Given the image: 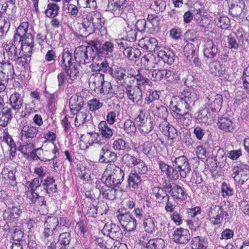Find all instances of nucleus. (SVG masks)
I'll list each match as a JSON object with an SVG mask.
<instances>
[{"mask_svg":"<svg viewBox=\"0 0 249 249\" xmlns=\"http://www.w3.org/2000/svg\"><path fill=\"white\" fill-rule=\"evenodd\" d=\"M89 46L86 47V51H83L79 53L77 52L74 59L76 61L77 58L79 56L84 57L85 59H89V55L90 58L93 60L95 56L94 52L98 55L103 54L107 58H112L113 52L114 49V45L110 41H106L104 44H101L99 41L90 40L89 42Z\"/></svg>","mask_w":249,"mask_h":249,"instance_id":"nucleus-1","label":"nucleus"},{"mask_svg":"<svg viewBox=\"0 0 249 249\" xmlns=\"http://www.w3.org/2000/svg\"><path fill=\"white\" fill-rule=\"evenodd\" d=\"M29 25L28 22L21 23L14 38V45H20L22 51L25 52H30L34 46L33 37L30 33H28Z\"/></svg>","mask_w":249,"mask_h":249,"instance_id":"nucleus-2","label":"nucleus"},{"mask_svg":"<svg viewBox=\"0 0 249 249\" xmlns=\"http://www.w3.org/2000/svg\"><path fill=\"white\" fill-rule=\"evenodd\" d=\"M196 98V94L194 92L184 90L181 92L177 105H172L171 108L176 115L189 112L191 109L190 105L195 101Z\"/></svg>","mask_w":249,"mask_h":249,"instance_id":"nucleus-3","label":"nucleus"},{"mask_svg":"<svg viewBox=\"0 0 249 249\" xmlns=\"http://www.w3.org/2000/svg\"><path fill=\"white\" fill-rule=\"evenodd\" d=\"M62 67L67 74L69 76V78L67 79L68 83H71L78 76L80 67V63H62ZM58 89L64 88V84L66 80L64 74L62 72L57 75Z\"/></svg>","mask_w":249,"mask_h":249,"instance_id":"nucleus-4","label":"nucleus"},{"mask_svg":"<svg viewBox=\"0 0 249 249\" xmlns=\"http://www.w3.org/2000/svg\"><path fill=\"white\" fill-rule=\"evenodd\" d=\"M232 215L230 211H226L221 206L216 205H212L208 213L209 220L214 225L221 224L224 219H230Z\"/></svg>","mask_w":249,"mask_h":249,"instance_id":"nucleus-5","label":"nucleus"},{"mask_svg":"<svg viewBox=\"0 0 249 249\" xmlns=\"http://www.w3.org/2000/svg\"><path fill=\"white\" fill-rule=\"evenodd\" d=\"M106 173L107 175L105 180L107 185L119 186L124 180V175L123 171L115 164L108 165Z\"/></svg>","mask_w":249,"mask_h":249,"instance_id":"nucleus-6","label":"nucleus"},{"mask_svg":"<svg viewBox=\"0 0 249 249\" xmlns=\"http://www.w3.org/2000/svg\"><path fill=\"white\" fill-rule=\"evenodd\" d=\"M249 166L241 163L232 166L231 177L240 185L244 184L249 179Z\"/></svg>","mask_w":249,"mask_h":249,"instance_id":"nucleus-7","label":"nucleus"},{"mask_svg":"<svg viewBox=\"0 0 249 249\" xmlns=\"http://www.w3.org/2000/svg\"><path fill=\"white\" fill-rule=\"evenodd\" d=\"M139 129L141 133L145 135L153 129V124L151 116L146 111L140 110L136 119Z\"/></svg>","mask_w":249,"mask_h":249,"instance_id":"nucleus-8","label":"nucleus"},{"mask_svg":"<svg viewBox=\"0 0 249 249\" xmlns=\"http://www.w3.org/2000/svg\"><path fill=\"white\" fill-rule=\"evenodd\" d=\"M20 129V140L22 142L31 141L39 133V127L36 126L33 123L28 124L26 122L21 124Z\"/></svg>","mask_w":249,"mask_h":249,"instance_id":"nucleus-9","label":"nucleus"},{"mask_svg":"<svg viewBox=\"0 0 249 249\" xmlns=\"http://www.w3.org/2000/svg\"><path fill=\"white\" fill-rule=\"evenodd\" d=\"M107 11L110 12L115 17L125 15L128 10L126 0H108Z\"/></svg>","mask_w":249,"mask_h":249,"instance_id":"nucleus-10","label":"nucleus"},{"mask_svg":"<svg viewBox=\"0 0 249 249\" xmlns=\"http://www.w3.org/2000/svg\"><path fill=\"white\" fill-rule=\"evenodd\" d=\"M87 20L92 24V27L89 30L90 32H94L95 30L100 29L104 25L105 19L101 13L97 11L90 12L87 16Z\"/></svg>","mask_w":249,"mask_h":249,"instance_id":"nucleus-11","label":"nucleus"},{"mask_svg":"<svg viewBox=\"0 0 249 249\" xmlns=\"http://www.w3.org/2000/svg\"><path fill=\"white\" fill-rule=\"evenodd\" d=\"M122 227L128 231H134L137 225V221L129 213H119L117 216Z\"/></svg>","mask_w":249,"mask_h":249,"instance_id":"nucleus-12","label":"nucleus"},{"mask_svg":"<svg viewBox=\"0 0 249 249\" xmlns=\"http://www.w3.org/2000/svg\"><path fill=\"white\" fill-rule=\"evenodd\" d=\"M46 143V144L44 145V147L46 149L45 150V155H47V152L50 151L53 154V156H50V158L49 159L45 158H41L39 156L40 155V150L42 149V148L40 147L35 149L34 153L33 154L34 155V159H39L43 161H49L57 158L59 155V152L56 146L52 142H48Z\"/></svg>","mask_w":249,"mask_h":249,"instance_id":"nucleus-13","label":"nucleus"},{"mask_svg":"<svg viewBox=\"0 0 249 249\" xmlns=\"http://www.w3.org/2000/svg\"><path fill=\"white\" fill-rule=\"evenodd\" d=\"M173 166L180 170L181 177L185 178L191 171L188 159L184 156L176 157L173 160Z\"/></svg>","mask_w":249,"mask_h":249,"instance_id":"nucleus-14","label":"nucleus"},{"mask_svg":"<svg viewBox=\"0 0 249 249\" xmlns=\"http://www.w3.org/2000/svg\"><path fill=\"white\" fill-rule=\"evenodd\" d=\"M223 97L221 94L212 92L206 97L205 103L214 112L219 111L222 107Z\"/></svg>","mask_w":249,"mask_h":249,"instance_id":"nucleus-15","label":"nucleus"},{"mask_svg":"<svg viewBox=\"0 0 249 249\" xmlns=\"http://www.w3.org/2000/svg\"><path fill=\"white\" fill-rule=\"evenodd\" d=\"M117 159L116 153L110 150L107 145H104L99 152V162L100 163L115 162Z\"/></svg>","mask_w":249,"mask_h":249,"instance_id":"nucleus-16","label":"nucleus"},{"mask_svg":"<svg viewBox=\"0 0 249 249\" xmlns=\"http://www.w3.org/2000/svg\"><path fill=\"white\" fill-rule=\"evenodd\" d=\"M102 231L104 235L113 240H117L122 235L120 227L112 223L106 224Z\"/></svg>","mask_w":249,"mask_h":249,"instance_id":"nucleus-17","label":"nucleus"},{"mask_svg":"<svg viewBox=\"0 0 249 249\" xmlns=\"http://www.w3.org/2000/svg\"><path fill=\"white\" fill-rule=\"evenodd\" d=\"M190 238L189 231L186 229L178 228L174 231L173 240L177 244H186L190 240Z\"/></svg>","mask_w":249,"mask_h":249,"instance_id":"nucleus-18","label":"nucleus"},{"mask_svg":"<svg viewBox=\"0 0 249 249\" xmlns=\"http://www.w3.org/2000/svg\"><path fill=\"white\" fill-rule=\"evenodd\" d=\"M167 189L169 195L175 199L185 200L187 197L184 189L176 184H169Z\"/></svg>","mask_w":249,"mask_h":249,"instance_id":"nucleus-19","label":"nucleus"},{"mask_svg":"<svg viewBox=\"0 0 249 249\" xmlns=\"http://www.w3.org/2000/svg\"><path fill=\"white\" fill-rule=\"evenodd\" d=\"M197 43L196 45L191 42H187L184 47V53L187 61L190 62H198L199 58L197 56L196 49Z\"/></svg>","mask_w":249,"mask_h":249,"instance_id":"nucleus-20","label":"nucleus"},{"mask_svg":"<svg viewBox=\"0 0 249 249\" xmlns=\"http://www.w3.org/2000/svg\"><path fill=\"white\" fill-rule=\"evenodd\" d=\"M75 125L79 126L85 124H91L92 122L91 114L87 110H79L75 112Z\"/></svg>","mask_w":249,"mask_h":249,"instance_id":"nucleus-21","label":"nucleus"},{"mask_svg":"<svg viewBox=\"0 0 249 249\" xmlns=\"http://www.w3.org/2000/svg\"><path fill=\"white\" fill-rule=\"evenodd\" d=\"M105 84L104 75L102 73L93 76L89 80V85L91 89L94 91L96 90L101 93H104L103 85Z\"/></svg>","mask_w":249,"mask_h":249,"instance_id":"nucleus-22","label":"nucleus"},{"mask_svg":"<svg viewBox=\"0 0 249 249\" xmlns=\"http://www.w3.org/2000/svg\"><path fill=\"white\" fill-rule=\"evenodd\" d=\"M21 213L20 206L9 207L3 212V219L4 220L14 221L20 217Z\"/></svg>","mask_w":249,"mask_h":249,"instance_id":"nucleus-23","label":"nucleus"},{"mask_svg":"<svg viewBox=\"0 0 249 249\" xmlns=\"http://www.w3.org/2000/svg\"><path fill=\"white\" fill-rule=\"evenodd\" d=\"M0 64V78L2 77L4 80L14 78L15 73L12 63Z\"/></svg>","mask_w":249,"mask_h":249,"instance_id":"nucleus-24","label":"nucleus"},{"mask_svg":"<svg viewBox=\"0 0 249 249\" xmlns=\"http://www.w3.org/2000/svg\"><path fill=\"white\" fill-rule=\"evenodd\" d=\"M158 41L154 37H144L139 40V46L149 52L155 51L158 46Z\"/></svg>","mask_w":249,"mask_h":249,"instance_id":"nucleus-25","label":"nucleus"},{"mask_svg":"<svg viewBox=\"0 0 249 249\" xmlns=\"http://www.w3.org/2000/svg\"><path fill=\"white\" fill-rule=\"evenodd\" d=\"M195 118L199 122L211 124L213 123V116L208 108H204L199 110L195 114Z\"/></svg>","mask_w":249,"mask_h":249,"instance_id":"nucleus-26","label":"nucleus"},{"mask_svg":"<svg viewBox=\"0 0 249 249\" xmlns=\"http://www.w3.org/2000/svg\"><path fill=\"white\" fill-rule=\"evenodd\" d=\"M125 93L128 98L134 103L138 102L142 99V91L139 86L128 87Z\"/></svg>","mask_w":249,"mask_h":249,"instance_id":"nucleus-27","label":"nucleus"},{"mask_svg":"<svg viewBox=\"0 0 249 249\" xmlns=\"http://www.w3.org/2000/svg\"><path fill=\"white\" fill-rule=\"evenodd\" d=\"M245 7L243 0H234L229 8V13L232 17H238L241 16Z\"/></svg>","mask_w":249,"mask_h":249,"instance_id":"nucleus-28","label":"nucleus"},{"mask_svg":"<svg viewBox=\"0 0 249 249\" xmlns=\"http://www.w3.org/2000/svg\"><path fill=\"white\" fill-rule=\"evenodd\" d=\"M84 104L83 99L82 96L77 95H72L70 99L69 107L71 113L74 115L75 112L81 110Z\"/></svg>","mask_w":249,"mask_h":249,"instance_id":"nucleus-29","label":"nucleus"},{"mask_svg":"<svg viewBox=\"0 0 249 249\" xmlns=\"http://www.w3.org/2000/svg\"><path fill=\"white\" fill-rule=\"evenodd\" d=\"M115 187L105 183V185L100 189V193L104 198L109 200H114L116 198V189L115 188Z\"/></svg>","mask_w":249,"mask_h":249,"instance_id":"nucleus-30","label":"nucleus"},{"mask_svg":"<svg viewBox=\"0 0 249 249\" xmlns=\"http://www.w3.org/2000/svg\"><path fill=\"white\" fill-rule=\"evenodd\" d=\"M217 48L211 39H207L204 45V54L207 58H213L217 53Z\"/></svg>","mask_w":249,"mask_h":249,"instance_id":"nucleus-31","label":"nucleus"},{"mask_svg":"<svg viewBox=\"0 0 249 249\" xmlns=\"http://www.w3.org/2000/svg\"><path fill=\"white\" fill-rule=\"evenodd\" d=\"M142 244L147 249H163L165 242L160 238H156L150 239L147 242L143 241Z\"/></svg>","mask_w":249,"mask_h":249,"instance_id":"nucleus-32","label":"nucleus"},{"mask_svg":"<svg viewBox=\"0 0 249 249\" xmlns=\"http://www.w3.org/2000/svg\"><path fill=\"white\" fill-rule=\"evenodd\" d=\"M9 232L11 237L15 241L19 242L24 237L22 225L19 223L9 229Z\"/></svg>","mask_w":249,"mask_h":249,"instance_id":"nucleus-33","label":"nucleus"},{"mask_svg":"<svg viewBox=\"0 0 249 249\" xmlns=\"http://www.w3.org/2000/svg\"><path fill=\"white\" fill-rule=\"evenodd\" d=\"M1 178L9 184H14L16 182V177L15 171L9 167L3 168L1 173Z\"/></svg>","mask_w":249,"mask_h":249,"instance_id":"nucleus-34","label":"nucleus"},{"mask_svg":"<svg viewBox=\"0 0 249 249\" xmlns=\"http://www.w3.org/2000/svg\"><path fill=\"white\" fill-rule=\"evenodd\" d=\"M209 66L212 73L217 76L223 77L224 78H227L226 68L222 64L210 63Z\"/></svg>","mask_w":249,"mask_h":249,"instance_id":"nucleus-35","label":"nucleus"},{"mask_svg":"<svg viewBox=\"0 0 249 249\" xmlns=\"http://www.w3.org/2000/svg\"><path fill=\"white\" fill-rule=\"evenodd\" d=\"M219 128L225 132H232L234 125L232 122L227 117H221L217 123Z\"/></svg>","mask_w":249,"mask_h":249,"instance_id":"nucleus-36","label":"nucleus"},{"mask_svg":"<svg viewBox=\"0 0 249 249\" xmlns=\"http://www.w3.org/2000/svg\"><path fill=\"white\" fill-rule=\"evenodd\" d=\"M98 127L102 137L108 140L111 138L113 134L114 130L110 127L106 121H101L98 124Z\"/></svg>","mask_w":249,"mask_h":249,"instance_id":"nucleus-37","label":"nucleus"},{"mask_svg":"<svg viewBox=\"0 0 249 249\" xmlns=\"http://www.w3.org/2000/svg\"><path fill=\"white\" fill-rule=\"evenodd\" d=\"M54 179L53 177H47L42 183L41 187L48 194H52L56 192L57 185L54 184Z\"/></svg>","mask_w":249,"mask_h":249,"instance_id":"nucleus-38","label":"nucleus"},{"mask_svg":"<svg viewBox=\"0 0 249 249\" xmlns=\"http://www.w3.org/2000/svg\"><path fill=\"white\" fill-rule=\"evenodd\" d=\"M100 208H102V209H104L102 212L99 211V213L101 214H103V213H107L108 212V207L106 203H101L99 205L98 207L94 206L93 204H90L89 207L87 214L88 215V216L89 217H95L97 215L98 209H99Z\"/></svg>","mask_w":249,"mask_h":249,"instance_id":"nucleus-39","label":"nucleus"},{"mask_svg":"<svg viewBox=\"0 0 249 249\" xmlns=\"http://www.w3.org/2000/svg\"><path fill=\"white\" fill-rule=\"evenodd\" d=\"M1 9L9 18H12L16 11V0H9L5 2L2 4Z\"/></svg>","mask_w":249,"mask_h":249,"instance_id":"nucleus-40","label":"nucleus"},{"mask_svg":"<svg viewBox=\"0 0 249 249\" xmlns=\"http://www.w3.org/2000/svg\"><path fill=\"white\" fill-rule=\"evenodd\" d=\"M152 192L157 202L162 204L165 203V200L169 196L163 189L159 187H154L152 189Z\"/></svg>","mask_w":249,"mask_h":249,"instance_id":"nucleus-41","label":"nucleus"},{"mask_svg":"<svg viewBox=\"0 0 249 249\" xmlns=\"http://www.w3.org/2000/svg\"><path fill=\"white\" fill-rule=\"evenodd\" d=\"M10 103L14 110H18L23 104V99L21 95L18 92L12 94L10 97Z\"/></svg>","mask_w":249,"mask_h":249,"instance_id":"nucleus-42","label":"nucleus"},{"mask_svg":"<svg viewBox=\"0 0 249 249\" xmlns=\"http://www.w3.org/2000/svg\"><path fill=\"white\" fill-rule=\"evenodd\" d=\"M12 118L11 110L8 107L3 108L0 111V125L5 126Z\"/></svg>","mask_w":249,"mask_h":249,"instance_id":"nucleus-43","label":"nucleus"},{"mask_svg":"<svg viewBox=\"0 0 249 249\" xmlns=\"http://www.w3.org/2000/svg\"><path fill=\"white\" fill-rule=\"evenodd\" d=\"M207 246V241L203 237L196 236L191 240L192 249H205Z\"/></svg>","mask_w":249,"mask_h":249,"instance_id":"nucleus-44","label":"nucleus"},{"mask_svg":"<svg viewBox=\"0 0 249 249\" xmlns=\"http://www.w3.org/2000/svg\"><path fill=\"white\" fill-rule=\"evenodd\" d=\"M190 217L193 218L192 221L196 222L195 230H196V228H198L200 225V222L199 221H196L198 220L200 217L201 210L199 207H196L192 209H189L187 211Z\"/></svg>","mask_w":249,"mask_h":249,"instance_id":"nucleus-45","label":"nucleus"},{"mask_svg":"<svg viewBox=\"0 0 249 249\" xmlns=\"http://www.w3.org/2000/svg\"><path fill=\"white\" fill-rule=\"evenodd\" d=\"M128 185L134 189L138 187V185L141 182V177L136 172H131L128 176L127 179Z\"/></svg>","mask_w":249,"mask_h":249,"instance_id":"nucleus-46","label":"nucleus"},{"mask_svg":"<svg viewBox=\"0 0 249 249\" xmlns=\"http://www.w3.org/2000/svg\"><path fill=\"white\" fill-rule=\"evenodd\" d=\"M166 7V2L163 0H153L150 3V8L156 13L163 12Z\"/></svg>","mask_w":249,"mask_h":249,"instance_id":"nucleus-47","label":"nucleus"},{"mask_svg":"<svg viewBox=\"0 0 249 249\" xmlns=\"http://www.w3.org/2000/svg\"><path fill=\"white\" fill-rule=\"evenodd\" d=\"M59 6L55 3H49L45 11L46 16L49 18H55L59 13Z\"/></svg>","mask_w":249,"mask_h":249,"instance_id":"nucleus-48","label":"nucleus"},{"mask_svg":"<svg viewBox=\"0 0 249 249\" xmlns=\"http://www.w3.org/2000/svg\"><path fill=\"white\" fill-rule=\"evenodd\" d=\"M158 56L161 58L163 62H173L175 61L174 53L170 50L160 51Z\"/></svg>","mask_w":249,"mask_h":249,"instance_id":"nucleus-49","label":"nucleus"},{"mask_svg":"<svg viewBox=\"0 0 249 249\" xmlns=\"http://www.w3.org/2000/svg\"><path fill=\"white\" fill-rule=\"evenodd\" d=\"M243 37V35L240 36L238 42L237 41V36L234 34H230L227 36L228 43L229 48L232 50H237L239 47L238 43L240 42L241 39Z\"/></svg>","mask_w":249,"mask_h":249,"instance_id":"nucleus-50","label":"nucleus"},{"mask_svg":"<svg viewBox=\"0 0 249 249\" xmlns=\"http://www.w3.org/2000/svg\"><path fill=\"white\" fill-rule=\"evenodd\" d=\"M214 23L222 29H227L230 25V20L227 16H219L214 18Z\"/></svg>","mask_w":249,"mask_h":249,"instance_id":"nucleus-51","label":"nucleus"},{"mask_svg":"<svg viewBox=\"0 0 249 249\" xmlns=\"http://www.w3.org/2000/svg\"><path fill=\"white\" fill-rule=\"evenodd\" d=\"M59 223L58 219L55 216H48L44 223V228H48L54 231Z\"/></svg>","mask_w":249,"mask_h":249,"instance_id":"nucleus-52","label":"nucleus"},{"mask_svg":"<svg viewBox=\"0 0 249 249\" xmlns=\"http://www.w3.org/2000/svg\"><path fill=\"white\" fill-rule=\"evenodd\" d=\"M144 231L148 233H152L155 229L154 218L148 216L145 217L143 222Z\"/></svg>","mask_w":249,"mask_h":249,"instance_id":"nucleus-53","label":"nucleus"},{"mask_svg":"<svg viewBox=\"0 0 249 249\" xmlns=\"http://www.w3.org/2000/svg\"><path fill=\"white\" fill-rule=\"evenodd\" d=\"M101 135L98 133L91 132L89 139V143L90 145L98 144L103 145L105 144V141L102 139Z\"/></svg>","mask_w":249,"mask_h":249,"instance_id":"nucleus-54","label":"nucleus"},{"mask_svg":"<svg viewBox=\"0 0 249 249\" xmlns=\"http://www.w3.org/2000/svg\"><path fill=\"white\" fill-rule=\"evenodd\" d=\"M77 3L79 8L95 9L97 7L95 0H77Z\"/></svg>","mask_w":249,"mask_h":249,"instance_id":"nucleus-55","label":"nucleus"},{"mask_svg":"<svg viewBox=\"0 0 249 249\" xmlns=\"http://www.w3.org/2000/svg\"><path fill=\"white\" fill-rule=\"evenodd\" d=\"M55 239L53 235V231L48 228H44L42 233L41 239L44 243H48L49 241Z\"/></svg>","mask_w":249,"mask_h":249,"instance_id":"nucleus-56","label":"nucleus"},{"mask_svg":"<svg viewBox=\"0 0 249 249\" xmlns=\"http://www.w3.org/2000/svg\"><path fill=\"white\" fill-rule=\"evenodd\" d=\"M124 130L128 134H134L136 131V127L134 122L131 120L125 121L124 124Z\"/></svg>","mask_w":249,"mask_h":249,"instance_id":"nucleus-57","label":"nucleus"},{"mask_svg":"<svg viewBox=\"0 0 249 249\" xmlns=\"http://www.w3.org/2000/svg\"><path fill=\"white\" fill-rule=\"evenodd\" d=\"M197 38V31L196 30H189L185 34V40L187 42L191 41L195 42V45H196V43L198 44Z\"/></svg>","mask_w":249,"mask_h":249,"instance_id":"nucleus-58","label":"nucleus"},{"mask_svg":"<svg viewBox=\"0 0 249 249\" xmlns=\"http://www.w3.org/2000/svg\"><path fill=\"white\" fill-rule=\"evenodd\" d=\"M217 160V165L220 168L224 167L225 165L227 158L225 157V152L222 148H219L217 150V154L216 155Z\"/></svg>","mask_w":249,"mask_h":249,"instance_id":"nucleus-59","label":"nucleus"},{"mask_svg":"<svg viewBox=\"0 0 249 249\" xmlns=\"http://www.w3.org/2000/svg\"><path fill=\"white\" fill-rule=\"evenodd\" d=\"M89 109L91 111H95L102 107L103 103L101 102L99 100L93 98L89 100L88 102Z\"/></svg>","mask_w":249,"mask_h":249,"instance_id":"nucleus-60","label":"nucleus"},{"mask_svg":"<svg viewBox=\"0 0 249 249\" xmlns=\"http://www.w3.org/2000/svg\"><path fill=\"white\" fill-rule=\"evenodd\" d=\"M20 150L24 155H29L34 153L35 145L32 142L26 143L19 147Z\"/></svg>","mask_w":249,"mask_h":249,"instance_id":"nucleus-61","label":"nucleus"},{"mask_svg":"<svg viewBox=\"0 0 249 249\" xmlns=\"http://www.w3.org/2000/svg\"><path fill=\"white\" fill-rule=\"evenodd\" d=\"M35 205L37 208L38 211L42 213L43 214H45L47 213V207L46 205V201L42 196H40L38 198L37 202L35 204Z\"/></svg>","mask_w":249,"mask_h":249,"instance_id":"nucleus-62","label":"nucleus"},{"mask_svg":"<svg viewBox=\"0 0 249 249\" xmlns=\"http://www.w3.org/2000/svg\"><path fill=\"white\" fill-rule=\"evenodd\" d=\"M196 16V19H195L197 25L200 27H202L204 29L206 30L209 28L210 20L206 16H202V17L198 18Z\"/></svg>","mask_w":249,"mask_h":249,"instance_id":"nucleus-63","label":"nucleus"},{"mask_svg":"<svg viewBox=\"0 0 249 249\" xmlns=\"http://www.w3.org/2000/svg\"><path fill=\"white\" fill-rule=\"evenodd\" d=\"M134 165L135 166V172L138 173V174H145L147 171V167L145 163L140 159L137 160Z\"/></svg>","mask_w":249,"mask_h":249,"instance_id":"nucleus-64","label":"nucleus"}]
</instances>
